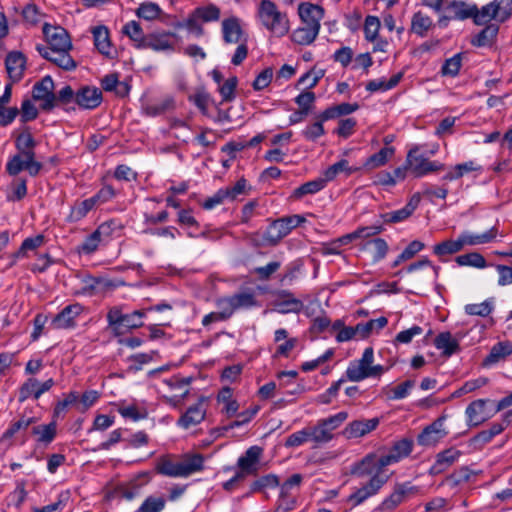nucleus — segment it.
Masks as SVG:
<instances>
[{
	"instance_id": "4be33fe9",
	"label": "nucleus",
	"mask_w": 512,
	"mask_h": 512,
	"mask_svg": "<svg viewBox=\"0 0 512 512\" xmlns=\"http://www.w3.org/2000/svg\"><path fill=\"white\" fill-rule=\"evenodd\" d=\"M75 102L83 109H95L102 102V92L97 87H82L75 94Z\"/></svg>"
},
{
	"instance_id": "4468645a",
	"label": "nucleus",
	"mask_w": 512,
	"mask_h": 512,
	"mask_svg": "<svg viewBox=\"0 0 512 512\" xmlns=\"http://www.w3.org/2000/svg\"><path fill=\"white\" fill-rule=\"evenodd\" d=\"M207 412V398L200 397L197 402L182 414L178 419L177 425L183 429H189L200 424L206 417Z\"/></svg>"
},
{
	"instance_id": "13d9d810",
	"label": "nucleus",
	"mask_w": 512,
	"mask_h": 512,
	"mask_svg": "<svg viewBox=\"0 0 512 512\" xmlns=\"http://www.w3.org/2000/svg\"><path fill=\"white\" fill-rule=\"evenodd\" d=\"M196 17H199L203 22H215L220 19V9L214 5L209 4L207 6L198 7L195 9Z\"/></svg>"
},
{
	"instance_id": "e433bc0d",
	"label": "nucleus",
	"mask_w": 512,
	"mask_h": 512,
	"mask_svg": "<svg viewBox=\"0 0 512 512\" xmlns=\"http://www.w3.org/2000/svg\"><path fill=\"white\" fill-rule=\"evenodd\" d=\"M433 26L432 18L422 11L414 13L411 18L410 30L419 37H425Z\"/></svg>"
},
{
	"instance_id": "49530a36",
	"label": "nucleus",
	"mask_w": 512,
	"mask_h": 512,
	"mask_svg": "<svg viewBox=\"0 0 512 512\" xmlns=\"http://www.w3.org/2000/svg\"><path fill=\"white\" fill-rule=\"evenodd\" d=\"M118 412L123 418H128L133 421H139L147 417L146 409L136 403H121L118 407Z\"/></svg>"
},
{
	"instance_id": "2f4dec72",
	"label": "nucleus",
	"mask_w": 512,
	"mask_h": 512,
	"mask_svg": "<svg viewBox=\"0 0 512 512\" xmlns=\"http://www.w3.org/2000/svg\"><path fill=\"white\" fill-rule=\"evenodd\" d=\"M217 402L222 404V413L228 418L234 417L239 410V403L233 397V391L230 387H223L217 394Z\"/></svg>"
},
{
	"instance_id": "393cba45",
	"label": "nucleus",
	"mask_w": 512,
	"mask_h": 512,
	"mask_svg": "<svg viewBox=\"0 0 512 512\" xmlns=\"http://www.w3.org/2000/svg\"><path fill=\"white\" fill-rule=\"evenodd\" d=\"M26 58L18 51L10 52L5 59V66L9 78L13 82H18L23 77L25 70Z\"/></svg>"
},
{
	"instance_id": "e2e57ef3",
	"label": "nucleus",
	"mask_w": 512,
	"mask_h": 512,
	"mask_svg": "<svg viewBox=\"0 0 512 512\" xmlns=\"http://www.w3.org/2000/svg\"><path fill=\"white\" fill-rule=\"evenodd\" d=\"M497 33L498 26L488 25L472 40V44L478 47L486 46L491 43Z\"/></svg>"
},
{
	"instance_id": "5fc2aeb1",
	"label": "nucleus",
	"mask_w": 512,
	"mask_h": 512,
	"mask_svg": "<svg viewBox=\"0 0 512 512\" xmlns=\"http://www.w3.org/2000/svg\"><path fill=\"white\" fill-rule=\"evenodd\" d=\"M162 13L160 6L154 2L146 1L139 5L136 10V15L147 21L157 19Z\"/></svg>"
},
{
	"instance_id": "aec40b11",
	"label": "nucleus",
	"mask_w": 512,
	"mask_h": 512,
	"mask_svg": "<svg viewBox=\"0 0 512 512\" xmlns=\"http://www.w3.org/2000/svg\"><path fill=\"white\" fill-rule=\"evenodd\" d=\"M298 15L303 25H308L320 30V22L324 17V10L322 7L304 2L298 6Z\"/></svg>"
},
{
	"instance_id": "0e129e2a",
	"label": "nucleus",
	"mask_w": 512,
	"mask_h": 512,
	"mask_svg": "<svg viewBox=\"0 0 512 512\" xmlns=\"http://www.w3.org/2000/svg\"><path fill=\"white\" fill-rule=\"evenodd\" d=\"M423 331L424 330L421 326L413 325L412 327L406 330L400 331L395 336L393 343L394 345L409 344L415 337L420 336L423 333Z\"/></svg>"
},
{
	"instance_id": "f8f14e48",
	"label": "nucleus",
	"mask_w": 512,
	"mask_h": 512,
	"mask_svg": "<svg viewBox=\"0 0 512 512\" xmlns=\"http://www.w3.org/2000/svg\"><path fill=\"white\" fill-rule=\"evenodd\" d=\"M465 415L469 426H479L495 415L493 401L489 399H478L471 402Z\"/></svg>"
},
{
	"instance_id": "72a5a7b5",
	"label": "nucleus",
	"mask_w": 512,
	"mask_h": 512,
	"mask_svg": "<svg viewBox=\"0 0 512 512\" xmlns=\"http://www.w3.org/2000/svg\"><path fill=\"white\" fill-rule=\"evenodd\" d=\"M395 148L392 146H385L377 153L369 156L364 162V167L368 170H373L385 166L394 156Z\"/></svg>"
},
{
	"instance_id": "09e8293b",
	"label": "nucleus",
	"mask_w": 512,
	"mask_h": 512,
	"mask_svg": "<svg viewBox=\"0 0 512 512\" xmlns=\"http://www.w3.org/2000/svg\"><path fill=\"white\" fill-rule=\"evenodd\" d=\"M463 249L460 236L457 239H448L433 247L435 255L442 257L460 252Z\"/></svg>"
},
{
	"instance_id": "a878e982",
	"label": "nucleus",
	"mask_w": 512,
	"mask_h": 512,
	"mask_svg": "<svg viewBox=\"0 0 512 512\" xmlns=\"http://www.w3.org/2000/svg\"><path fill=\"white\" fill-rule=\"evenodd\" d=\"M91 33L98 52L106 57L112 58L114 49L110 41L108 28L104 25H98L92 28Z\"/></svg>"
},
{
	"instance_id": "79ce46f5",
	"label": "nucleus",
	"mask_w": 512,
	"mask_h": 512,
	"mask_svg": "<svg viewBox=\"0 0 512 512\" xmlns=\"http://www.w3.org/2000/svg\"><path fill=\"white\" fill-rule=\"evenodd\" d=\"M402 77L403 73H397L393 75L389 80H386L384 78L371 80L366 84V90L371 93L388 91L396 87L400 80L402 79Z\"/></svg>"
},
{
	"instance_id": "473e14b6",
	"label": "nucleus",
	"mask_w": 512,
	"mask_h": 512,
	"mask_svg": "<svg viewBox=\"0 0 512 512\" xmlns=\"http://www.w3.org/2000/svg\"><path fill=\"white\" fill-rule=\"evenodd\" d=\"M434 344L447 357L459 351V339L452 336L450 332L439 333L434 340Z\"/></svg>"
},
{
	"instance_id": "39448f33",
	"label": "nucleus",
	"mask_w": 512,
	"mask_h": 512,
	"mask_svg": "<svg viewBox=\"0 0 512 512\" xmlns=\"http://www.w3.org/2000/svg\"><path fill=\"white\" fill-rule=\"evenodd\" d=\"M348 413L338 412L332 416L320 419L313 427H309L311 441L316 445H323L334 439L335 431L347 420Z\"/></svg>"
},
{
	"instance_id": "a211bd4d",
	"label": "nucleus",
	"mask_w": 512,
	"mask_h": 512,
	"mask_svg": "<svg viewBox=\"0 0 512 512\" xmlns=\"http://www.w3.org/2000/svg\"><path fill=\"white\" fill-rule=\"evenodd\" d=\"M274 310L281 314L299 313L303 309V302L296 298L293 293L279 291L273 301Z\"/></svg>"
},
{
	"instance_id": "bb28decb",
	"label": "nucleus",
	"mask_w": 512,
	"mask_h": 512,
	"mask_svg": "<svg viewBox=\"0 0 512 512\" xmlns=\"http://www.w3.org/2000/svg\"><path fill=\"white\" fill-rule=\"evenodd\" d=\"M222 34L225 43H241L244 36L241 21L237 17H230L222 21Z\"/></svg>"
},
{
	"instance_id": "f704fd0d",
	"label": "nucleus",
	"mask_w": 512,
	"mask_h": 512,
	"mask_svg": "<svg viewBox=\"0 0 512 512\" xmlns=\"http://www.w3.org/2000/svg\"><path fill=\"white\" fill-rule=\"evenodd\" d=\"M319 32V29L302 24L292 31L290 38L293 43L306 46L315 41Z\"/></svg>"
},
{
	"instance_id": "1a4fd4ad",
	"label": "nucleus",
	"mask_w": 512,
	"mask_h": 512,
	"mask_svg": "<svg viewBox=\"0 0 512 512\" xmlns=\"http://www.w3.org/2000/svg\"><path fill=\"white\" fill-rule=\"evenodd\" d=\"M399 461L400 460H398V458L389 451L387 454L379 458L373 454H370L364 457L361 462L357 464L353 472L360 477L367 476L368 474H372L374 472L384 474L385 467L396 464Z\"/></svg>"
},
{
	"instance_id": "b1692460",
	"label": "nucleus",
	"mask_w": 512,
	"mask_h": 512,
	"mask_svg": "<svg viewBox=\"0 0 512 512\" xmlns=\"http://www.w3.org/2000/svg\"><path fill=\"white\" fill-rule=\"evenodd\" d=\"M460 239L462 247L465 246H477L493 242L498 236V230L496 227H492L483 233H474L465 230L460 233Z\"/></svg>"
},
{
	"instance_id": "dca6fc26",
	"label": "nucleus",
	"mask_w": 512,
	"mask_h": 512,
	"mask_svg": "<svg viewBox=\"0 0 512 512\" xmlns=\"http://www.w3.org/2000/svg\"><path fill=\"white\" fill-rule=\"evenodd\" d=\"M303 476L299 473L293 474L290 476L281 486H280V495H279V509H282V512H287L292 510L295 506V498L292 496L294 490L300 488L302 483Z\"/></svg>"
},
{
	"instance_id": "20e7f679",
	"label": "nucleus",
	"mask_w": 512,
	"mask_h": 512,
	"mask_svg": "<svg viewBox=\"0 0 512 512\" xmlns=\"http://www.w3.org/2000/svg\"><path fill=\"white\" fill-rule=\"evenodd\" d=\"M16 148L18 153L6 164V171L11 176H16L32 167V133L29 127L23 128L17 136Z\"/></svg>"
},
{
	"instance_id": "3c124183",
	"label": "nucleus",
	"mask_w": 512,
	"mask_h": 512,
	"mask_svg": "<svg viewBox=\"0 0 512 512\" xmlns=\"http://www.w3.org/2000/svg\"><path fill=\"white\" fill-rule=\"evenodd\" d=\"M388 324V319L384 316L377 319H372L366 323H358L357 330H359L360 338H367L374 330L380 331Z\"/></svg>"
},
{
	"instance_id": "4c0bfd02",
	"label": "nucleus",
	"mask_w": 512,
	"mask_h": 512,
	"mask_svg": "<svg viewBox=\"0 0 512 512\" xmlns=\"http://www.w3.org/2000/svg\"><path fill=\"white\" fill-rule=\"evenodd\" d=\"M420 200L419 194L413 195L403 208L386 214V221L397 223L407 219L416 210Z\"/></svg>"
},
{
	"instance_id": "9b49d317",
	"label": "nucleus",
	"mask_w": 512,
	"mask_h": 512,
	"mask_svg": "<svg viewBox=\"0 0 512 512\" xmlns=\"http://www.w3.org/2000/svg\"><path fill=\"white\" fill-rule=\"evenodd\" d=\"M55 85L51 76L46 75L34 84V101L41 110L51 111L56 107Z\"/></svg>"
},
{
	"instance_id": "f03ea898",
	"label": "nucleus",
	"mask_w": 512,
	"mask_h": 512,
	"mask_svg": "<svg viewBox=\"0 0 512 512\" xmlns=\"http://www.w3.org/2000/svg\"><path fill=\"white\" fill-rule=\"evenodd\" d=\"M158 474L171 478H188L204 470V457L199 453H185L180 457L162 456L157 460Z\"/></svg>"
},
{
	"instance_id": "9d476101",
	"label": "nucleus",
	"mask_w": 512,
	"mask_h": 512,
	"mask_svg": "<svg viewBox=\"0 0 512 512\" xmlns=\"http://www.w3.org/2000/svg\"><path fill=\"white\" fill-rule=\"evenodd\" d=\"M406 164L409 167V171L416 178L444 169V165L442 163L430 161L423 154L419 153L418 147H414L409 150L406 156Z\"/></svg>"
},
{
	"instance_id": "6ab92c4d",
	"label": "nucleus",
	"mask_w": 512,
	"mask_h": 512,
	"mask_svg": "<svg viewBox=\"0 0 512 512\" xmlns=\"http://www.w3.org/2000/svg\"><path fill=\"white\" fill-rule=\"evenodd\" d=\"M263 449L259 446H251L248 448L244 455L239 457L237 465L240 469L239 473L246 475H254L259 469V462L262 456Z\"/></svg>"
},
{
	"instance_id": "f3484780",
	"label": "nucleus",
	"mask_w": 512,
	"mask_h": 512,
	"mask_svg": "<svg viewBox=\"0 0 512 512\" xmlns=\"http://www.w3.org/2000/svg\"><path fill=\"white\" fill-rule=\"evenodd\" d=\"M175 47V34L170 32H156L148 34L142 49H152L156 52L173 51Z\"/></svg>"
},
{
	"instance_id": "412c9836",
	"label": "nucleus",
	"mask_w": 512,
	"mask_h": 512,
	"mask_svg": "<svg viewBox=\"0 0 512 512\" xmlns=\"http://www.w3.org/2000/svg\"><path fill=\"white\" fill-rule=\"evenodd\" d=\"M378 424V418L355 420L344 428L342 434L346 439L360 438L375 430Z\"/></svg>"
},
{
	"instance_id": "c9c22d12",
	"label": "nucleus",
	"mask_w": 512,
	"mask_h": 512,
	"mask_svg": "<svg viewBox=\"0 0 512 512\" xmlns=\"http://www.w3.org/2000/svg\"><path fill=\"white\" fill-rule=\"evenodd\" d=\"M362 250L370 256L373 262H378L386 256L388 244L382 238H375L366 241Z\"/></svg>"
},
{
	"instance_id": "680f3d73",
	"label": "nucleus",
	"mask_w": 512,
	"mask_h": 512,
	"mask_svg": "<svg viewBox=\"0 0 512 512\" xmlns=\"http://www.w3.org/2000/svg\"><path fill=\"white\" fill-rule=\"evenodd\" d=\"M280 484L279 478L275 474L264 475L251 484V491L258 492L266 488H275Z\"/></svg>"
},
{
	"instance_id": "5701e85b",
	"label": "nucleus",
	"mask_w": 512,
	"mask_h": 512,
	"mask_svg": "<svg viewBox=\"0 0 512 512\" xmlns=\"http://www.w3.org/2000/svg\"><path fill=\"white\" fill-rule=\"evenodd\" d=\"M82 312L83 307L80 304H70L54 317L53 323L57 328H73L76 325L77 318Z\"/></svg>"
},
{
	"instance_id": "ea45409f",
	"label": "nucleus",
	"mask_w": 512,
	"mask_h": 512,
	"mask_svg": "<svg viewBox=\"0 0 512 512\" xmlns=\"http://www.w3.org/2000/svg\"><path fill=\"white\" fill-rule=\"evenodd\" d=\"M512 354V343L505 341L495 344L484 360L485 366L496 364L500 360Z\"/></svg>"
},
{
	"instance_id": "58836bf2",
	"label": "nucleus",
	"mask_w": 512,
	"mask_h": 512,
	"mask_svg": "<svg viewBox=\"0 0 512 512\" xmlns=\"http://www.w3.org/2000/svg\"><path fill=\"white\" fill-rule=\"evenodd\" d=\"M443 7L453 13V18L459 20L471 18L474 11L473 6L461 0H444Z\"/></svg>"
},
{
	"instance_id": "864d4df0",
	"label": "nucleus",
	"mask_w": 512,
	"mask_h": 512,
	"mask_svg": "<svg viewBox=\"0 0 512 512\" xmlns=\"http://www.w3.org/2000/svg\"><path fill=\"white\" fill-rule=\"evenodd\" d=\"M367 476H369V474ZM370 476V480L362 486L369 498L378 494L381 488L388 481V476L385 474L374 472L370 474Z\"/></svg>"
},
{
	"instance_id": "0eeeda50",
	"label": "nucleus",
	"mask_w": 512,
	"mask_h": 512,
	"mask_svg": "<svg viewBox=\"0 0 512 512\" xmlns=\"http://www.w3.org/2000/svg\"><path fill=\"white\" fill-rule=\"evenodd\" d=\"M36 49L42 58L66 72L74 71L78 67V63L70 54L73 48H44L43 45H38Z\"/></svg>"
},
{
	"instance_id": "2eb2a0df",
	"label": "nucleus",
	"mask_w": 512,
	"mask_h": 512,
	"mask_svg": "<svg viewBox=\"0 0 512 512\" xmlns=\"http://www.w3.org/2000/svg\"><path fill=\"white\" fill-rule=\"evenodd\" d=\"M417 492L418 488L409 482L397 484L393 492L382 501L378 509L381 511L393 510L404 502L405 499Z\"/></svg>"
},
{
	"instance_id": "bf43d9fd",
	"label": "nucleus",
	"mask_w": 512,
	"mask_h": 512,
	"mask_svg": "<svg viewBox=\"0 0 512 512\" xmlns=\"http://www.w3.org/2000/svg\"><path fill=\"white\" fill-rule=\"evenodd\" d=\"M125 314L118 307H113L107 314V321L115 335L123 334V320Z\"/></svg>"
},
{
	"instance_id": "338daca9",
	"label": "nucleus",
	"mask_w": 512,
	"mask_h": 512,
	"mask_svg": "<svg viewBox=\"0 0 512 512\" xmlns=\"http://www.w3.org/2000/svg\"><path fill=\"white\" fill-rule=\"evenodd\" d=\"M324 74L325 71L323 69L313 68L299 78L298 85H301L307 89H311L317 85Z\"/></svg>"
},
{
	"instance_id": "6e6552de",
	"label": "nucleus",
	"mask_w": 512,
	"mask_h": 512,
	"mask_svg": "<svg viewBox=\"0 0 512 512\" xmlns=\"http://www.w3.org/2000/svg\"><path fill=\"white\" fill-rule=\"evenodd\" d=\"M40 24L46 46L44 48L66 47L73 48L68 32L59 25L51 24L34 18V25Z\"/></svg>"
},
{
	"instance_id": "774afa93",
	"label": "nucleus",
	"mask_w": 512,
	"mask_h": 512,
	"mask_svg": "<svg viewBox=\"0 0 512 512\" xmlns=\"http://www.w3.org/2000/svg\"><path fill=\"white\" fill-rule=\"evenodd\" d=\"M314 101H315V94L313 92L304 91V92L300 93L295 98V102L300 108V110L296 112V115H307L309 113Z\"/></svg>"
},
{
	"instance_id": "7c9ffc66",
	"label": "nucleus",
	"mask_w": 512,
	"mask_h": 512,
	"mask_svg": "<svg viewBox=\"0 0 512 512\" xmlns=\"http://www.w3.org/2000/svg\"><path fill=\"white\" fill-rule=\"evenodd\" d=\"M327 184H328L327 180L322 175V177H318L316 179L308 181V182L302 184L301 186H299L298 188L294 189L291 194V198L293 200H300L304 196L314 195V194L320 192L321 190H323Z\"/></svg>"
},
{
	"instance_id": "c03bdc74",
	"label": "nucleus",
	"mask_w": 512,
	"mask_h": 512,
	"mask_svg": "<svg viewBox=\"0 0 512 512\" xmlns=\"http://www.w3.org/2000/svg\"><path fill=\"white\" fill-rule=\"evenodd\" d=\"M482 168L480 165H478L475 161H467L461 164L455 165L450 171H448L445 176L444 180H456L458 178H461L467 173L473 172V171H481Z\"/></svg>"
},
{
	"instance_id": "ddd939ff",
	"label": "nucleus",
	"mask_w": 512,
	"mask_h": 512,
	"mask_svg": "<svg viewBox=\"0 0 512 512\" xmlns=\"http://www.w3.org/2000/svg\"><path fill=\"white\" fill-rule=\"evenodd\" d=\"M448 434L445 428V417H439L433 423L423 429L418 435L417 442L420 446L433 447Z\"/></svg>"
},
{
	"instance_id": "603ef678",
	"label": "nucleus",
	"mask_w": 512,
	"mask_h": 512,
	"mask_svg": "<svg viewBox=\"0 0 512 512\" xmlns=\"http://www.w3.org/2000/svg\"><path fill=\"white\" fill-rule=\"evenodd\" d=\"M455 261L459 266H469L478 269H484L487 266L486 259L478 252L460 255Z\"/></svg>"
},
{
	"instance_id": "f257e3e1",
	"label": "nucleus",
	"mask_w": 512,
	"mask_h": 512,
	"mask_svg": "<svg viewBox=\"0 0 512 512\" xmlns=\"http://www.w3.org/2000/svg\"><path fill=\"white\" fill-rule=\"evenodd\" d=\"M255 20L258 26L271 37L282 38L290 31L288 14L272 0H259L255 7Z\"/></svg>"
},
{
	"instance_id": "7ed1b4c3",
	"label": "nucleus",
	"mask_w": 512,
	"mask_h": 512,
	"mask_svg": "<svg viewBox=\"0 0 512 512\" xmlns=\"http://www.w3.org/2000/svg\"><path fill=\"white\" fill-rule=\"evenodd\" d=\"M388 370L389 367L374 364V349L367 347L359 359L349 362L345 376L349 381L361 382L368 378L380 379Z\"/></svg>"
},
{
	"instance_id": "c85d7f7f",
	"label": "nucleus",
	"mask_w": 512,
	"mask_h": 512,
	"mask_svg": "<svg viewBox=\"0 0 512 512\" xmlns=\"http://www.w3.org/2000/svg\"><path fill=\"white\" fill-rule=\"evenodd\" d=\"M360 170L361 168L359 166L350 165L347 159H340L339 161L325 169L323 171V176L329 183L340 175L349 177L352 174L359 172Z\"/></svg>"
},
{
	"instance_id": "37998d69",
	"label": "nucleus",
	"mask_w": 512,
	"mask_h": 512,
	"mask_svg": "<svg viewBox=\"0 0 512 512\" xmlns=\"http://www.w3.org/2000/svg\"><path fill=\"white\" fill-rule=\"evenodd\" d=\"M167 499L163 494L147 496L136 512H162L166 507Z\"/></svg>"
},
{
	"instance_id": "423d86ee",
	"label": "nucleus",
	"mask_w": 512,
	"mask_h": 512,
	"mask_svg": "<svg viewBox=\"0 0 512 512\" xmlns=\"http://www.w3.org/2000/svg\"><path fill=\"white\" fill-rule=\"evenodd\" d=\"M473 18L475 24L485 25L491 20L506 21L512 13V0H494L484 5L480 10L473 5Z\"/></svg>"
},
{
	"instance_id": "cd10ccee",
	"label": "nucleus",
	"mask_w": 512,
	"mask_h": 512,
	"mask_svg": "<svg viewBox=\"0 0 512 512\" xmlns=\"http://www.w3.org/2000/svg\"><path fill=\"white\" fill-rule=\"evenodd\" d=\"M461 451L456 448H448L436 455V460L430 468L433 475L440 474L447 470L451 465L458 461Z\"/></svg>"
},
{
	"instance_id": "4d7b16f0",
	"label": "nucleus",
	"mask_w": 512,
	"mask_h": 512,
	"mask_svg": "<svg viewBox=\"0 0 512 512\" xmlns=\"http://www.w3.org/2000/svg\"><path fill=\"white\" fill-rule=\"evenodd\" d=\"M311 441V433L309 427L303 428L289 435L285 440V447L295 448L303 445L304 443Z\"/></svg>"
},
{
	"instance_id": "a19ab883",
	"label": "nucleus",
	"mask_w": 512,
	"mask_h": 512,
	"mask_svg": "<svg viewBox=\"0 0 512 512\" xmlns=\"http://www.w3.org/2000/svg\"><path fill=\"white\" fill-rule=\"evenodd\" d=\"M122 33L133 41L136 48L142 49L147 35L144 34L143 29L137 21L132 20L127 22L122 28Z\"/></svg>"
},
{
	"instance_id": "a18cd8bd",
	"label": "nucleus",
	"mask_w": 512,
	"mask_h": 512,
	"mask_svg": "<svg viewBox=\"0 0 512 512\" xmlns=\"http://www.w3.org/2000/svg\"><path fill=\"white\" fill-rule=\"evenodd\" d=\"M288 234L287 226H285L282 219H278L268 227L264 238L268 243L276 244Z\"/></svg>"
},
{
	"instance_id": "6e6d98bb",
	"label": "nucleus",
	"mask_w": 512,
	"mask_h": 512,
	"mask_svg": "<svg viewBox=\"0 0 512 512\" xmlns=\"http://www.w3.org/2000/svg\"><path fill=\"white\" fill-rule=\"evenodd\" d=\"M190 381V378L172 377L164 380V384H166L174 394L186 397L189 394Z\"/></svg>"
},
{
	"instance_id": "69168bd1",
	"label": "nucleus",
	"mask_w": 512,
	"mask_h": 512,
	"mask_svg": "<svg viewBox=\"0 0 512 512\" xmlns=\"http://www.w3.org/2000/svg\"><path fill=\"white\" fill-rule=\"evenodd\" d=\"M27 194V181L17 178L11 183L7 198L12 201L20 200Z\"/></svg>"
},
{
	"instance_id": "de8ad7c7",
	"label": "nucleus",
	"mask_w": 512,
	"mask_h": 512,
	"mask_svg": "<svg viewBox=\"0 0 512 512\" xmlns=\"http://www.w3.org/2000/svg\"><path fill=\"white\" fill-rule=\"evenodd\" d=\"M377 233H379V228H377V227H362V228L355 230L352 233H349V234L339 237L338 239H336L333 242V245H337V246L347 245L355 239L362 238V237L363 238L370 237Z\"/></svg>"
},
{
	"instance_id": "8fccbe9b",
	"label": "nucleus",
	"mask_w": 512,
	"mask_h": 512,
	"mask_svg": "<svg viewBox=\"0 0 512 512\" xmlns=\"http://www.w3.org/2000/svg\"><path fill=\"white\" fill-rule=\"evenodd\" d=\"M494 310V301L487 299L481 303L467 304L464 311L467 315L487 317Z\"/></svg>"
},
{
	"instance_id": "c756f323",
	"label": "nucleus",
	"mask_w": 512,
	"mask_h": 512,
	"mask_svg": "<svg viewBox=\"0 0 512 512\" xmlns=\"http://www.w3.org/2000/svg\"><path fill=\"white\" fill-rule=\"evenodd\" d=\"M235 312L239 310H249L259 307L260 303L254 291L250 289L242 290L230 295Z\"/></svg>"
},
{
	"instance_id": "052dcab7",
	"label": "nucleus",
	"mask_w": 512,
	"mask_h": 512,
	"mask_svg": "<svg viewBox=\"0 0 512 512\" xmlns=\"http://www.w3.org/2000/svg\"><path fill=\"white\" fill-rule=\"evenodd\" d=\"M95 206L93 205L92 200L90 198L77 202L72 208L70 212V219L72 221H80L83 219Z\"/></svg>"
}]
</instances>
